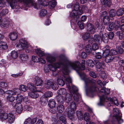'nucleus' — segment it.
<instances>
[{
	"mask_svg": "<svg viewBox=\"0 0 124 124\" xmlns=\"http://www.w3.org/2000/svg\"><path fill=\"white\" fill-rule=\"evenodd\" d=\"M67 60L63 56H60L59 58V62L53 64L49 65L48 67L49 69L52 71L55 72L56 69L62 66L63 73L65 75L69 73L68 65L67 64Z\"/></svg>",
	"mask_w": 124,
	"mask_h": 124,
	"instance_id": "1",
	"label": "nucleus"
},
{
	"mask_svg": "<svg viewBox=\"0 0 124 124\" xmlns=\"http://www.w3.org/2000/svg\"><path fill=\"white\" fill-rule=\"evenodd\" d=\"M85 82V88L86 89L88 94H93V93L98 89L96 87L95 84L96 81L89 78H86L85 76L82 78Z\"/></svg>",
	"mask_w": 124,
	"mask_h": 124,
	"instance_id": "2",
	"label": "nucleus"
},
{
	"mask_svg": "<svg viewBox=\"0 0 124 124\" xmlns=\"http://www.w3.org/2000/svg\"><path fill=\"white\" fill-rule=\"evenodd\" d=\"M67 64L69 71L70 69H73L76 70L79 73L81 71L85 69V64H81V67L80 66V63L78 61L74 62L67 60Z\"/></svg>",
	"mask_w": 124,
	"mask_h": 124,
	"instance_id": "3",
	"label": "nucleus"
},
{
	"mask_svg": "<svg viewBox=\"0 0 124 124\" xmlns=\"http://www.w3.org/2000/svg\"><path fill=\"white\" fill-rule=\"evenodd\" d=\"M72 91L71 92H70L71 94H66L65 95V99L67 101H70L71 99L72 95L74 101L76 102L78 101L79 100V98L81 97L80 94L77 92L78 89L74 85L72 86Z\"/></svg>",
	"mask_w": 124,
	"mask_h": 124,
	"instance_id": "4",
	"label": "nucleus"
},
{
	"mask_svg": "<svg viewBox=\"0 0 124 124\" xmlns=\"http://www.w3.org/2000/svg\"><path fill=\"white\" fill-rule=\"evenodd\" d=\"M74 102H71L69 105V107L70 109V111H68V109H66L65 112L67 113L68 116L69 118L72 121H74L75 118L74 117V114L76 109L77 106L75 103L76 102L74 100Z\"/></svg>",
	"mask_w": 124,
	"mask_h": 124,
	"instance_id": "5",
	"label": "nucleus"
},
{
	"mask_svg": "<svg viewBox=\"0 0 124 124\" xmlns=\"http://www.w3.org/2000/svg\"><path fill=\"white\" fill-rule=\"evenodd\" d=\"M84 8L79 6V3L77 2L75 4L74 7V9L71 12V15L73 17L81 15L84 13Z\"/></svg>",
	"mask_w": 124,
	"mask_h": 124,
	"instance_id": "6",
	"label": "nucleus"
},
{
	"mask_svg": "<svg viewBox=\"0 0 124 124\" xmlns=\"http://www.w3.org/2000/svg\"><path fill=\"white\" fill-rule=\"evenodd\" d=\"M94 39L96 43L98 42L101 40L103 41L105 43H107L108 42V39L107 35H103L102 33L101 32L100 35H95L94 36Z\"/></svg>",
	"mask_w": 124,
	"mask_h": 124,
	"instance_id": "7",
	"label": "nucleus"
},
{
	"mask_svg": "<svg viewBox=\"0 0 124 124\" xmlns=\"http://www.w3.org/2000/svg\"><path fill=\"white\" fill-rule=\"evenodd\" d=\"M16 46L17 48H19V50H21L28 48L29 46L26 41L23 39H21L19 40V44Z\"/></svg>",
	"mask_w": 124,
	"mask_h": 124,
	"instance_id": "8",
	"label": "nucleus"
},
{
	"mask_svg": "<svg viewBox=\"0 0 124 124\" xmlns=\"http://www.w3.org/2000/svg\"><path fill=\"white\" fill-rule=\"evenodd\" d=\"M96 24V27H94L93 25L91 23H88L86 27L87 31L91 34H94L96 31V30L98 28L99 26L98 23H97Z\"/></svg>",
	"mask_w": 124,
	"mask_h": 124,
	"instance_id": "9",
	"label": "nucleus"
},
{
	"mask_svg": "<svg viewBox=\"0 0 124 124\" xmlns=\"http://www.w3.org/2000/svg\"><path fill=\"white\" fill-rule=\"evenodd\" d=\"M100 92L103 93V95L100 97V102L99 103V105L101 106H103L104 105V103L105 102H102V103H101V98L103 96H104L105 99H107V97L108 98L107 96L106 97V96H104V95H107L108 94L110 93V89L108 88L106 89L105 87H103L101 89ZM109 97H108V98Z\"/></svg>",
	"mask_w": 124,
	"mask_h": 124,
	"instance_id": "10",
	"label": "nucleus"
},
{
	"mask_svg": "<svg viewBox=\"0 0 124 124\" xmlns=\"http://www.w3.org/2000/svg\"><path fill=\"white\" fill-rule=\"evenodd\" d=\"M107 101H109L112 104H114L116 106H118L119 105V103L117 101L116 99L114 101L112 98L110 97L108 98L107 97V99H105L104 96L102 97L101 98V103H102V102H107Z\"/></svg>",
	"mask_w": 124,
	"mask_h": 124,
	"instance_id": "11",
	"label": "nucleus"
},
{
	"mask_svg": "<svg viewBox=\"0 0 124 124\" xmlns=\"http://www.w3.org/2000/svg\"><path fill=\"white\" fill-rule=\"evenodd\" d=\"M113 113L114 115L115 116L119 124H121L123 122V120L121 119V117L119 114V112L118 109L116 108H114L113 109Z\"/></svg>",
	"mask_w": 124,
	"mask_h": 124,
	"instance_id": "12",
	"label": "nucleus"
},
{
	"mask_svg": "<svg viewBox=\"0 0 124 124\" xmlns=\"http://www.w3.org/2000/svg\"><path fill=\"white\" fill-rule=\"evenodd\" d=\"M7 94L12 95H17L21 93L20 90L18 88H14L11 90H8L6 92Z\"/></svg>",
	"mask_w": 124,
	"mask_h": 124,
	"instance_id": "13",
	"label": "nucleus"
},
{
	"mask_svg": "<svg viewBox=\"0 0 124 124\" xmlns=\"http://www.w3.org/2000/svg\"><path fill=\"white\" fill-rule=\"evenodd\" d=\"M25 4L27 7L32 6L34 7L35 8H38L36 6V4L33 2V0H25Z\"/></svg>",
	"mask_w": 124,
	"mask_h": 124,
	"instance_id": "14",
	"label": "nucleus"
},
{
	"mask_svg": "<svg viewBox=\"0 0 124 124\" xmlns=\"http://www.w3.org/2000/svg\"><path fill=\"white\" fill-rule=\"evenodd\" d=\"M103 52L102 54V55L104 58L111 54V53H110V51L109 49L108 46H106L105 47H104L103 49Z\"/></svg>",
	"mask_w": 124,
	"mask_h": 124,
	"instance_id": "15",
	"label": "nucleus"
},
{
	"mask_svg": "<svg viewBox=\"0 0 124 124\" xmlns=\"http://www.w3.org/2000/svg\"><path fill=\"white\" fill-rule=\"evenodd\" d=\"M9 3L10 6L13 8H15L16 5L17 0H7ZM19 2H23L25 4V0H17Z\"/></svg>",
	"mask_w": 124,
	"mask_h": 124,
	"instance_id": "16",
	"label": "nucleus"
},
{
	"mask_svg": "<svg viewBox=\"0 0 124 124\" xmlns=\"http://www.w3.org/2000/svg\"><path fill=\"white\" fill-rule=\"evenodd\" d=\"M108 15V13L106 11L103 12L101 15V17H103V22L105 23H107L109 21V17Z\"/></svg>",
	"mask_w": 124,
	"mask_h": 124,
	"instance_id": "17",
	"label": "nucleus"
},
{
	"mask_svg": "<svg viewBox=\"0 0 124 124\" xmlns=\"http://www.w3.org/2000/svg\"><path fill=\"white\" fill-rule=\"evenodd\" d=\"M0 24V26L2 28H5L8 27L9 24V22L8 21L5 19H3L2 20Z\"/></svg>",
	"mask_w": 124,
	"mask_h": 124,
	"instance_id": "18",
	"label": "nucleus"
},
{
	"mask_svg": "<svg viewBox=\"0 0 124 124\" xmlns=\"http://www.w3.org/2000/svg\"><path fill=\"white\" fill-rule=\"evenodd\" d=\"M37 119V117H35L32 119L30 118L27 119L24 122V124H34Z\"/></svg>",
	"mask_w": 124,
	"mask_h": 124,
	"instance_id": "19",
	"label": "nucleus"
},
{
	"mask_svg": "<svg viewBox=\"0 0 124 124\" xmlns=\"http://www.w3.org/2000/svg\"><path fill=\"white\" fill-rule=\"evenodd\" d=\"M16 112L19 113H20L22 110L23 108L21 104L20 103H16L14 106Z\"/></svg>",
	"mask_w": 124,
	"mask_h": 124,
	"instance_id": "20",
	"label": "nucleus"
},
{
	"mask_svg": "<svg viewBox=\"0 0 124 124\" xmlns=\"http://www.w3.org/2000/svg\"><path fill=\"white\" fill-rule=\"evenodd\" d=\"M104 58L106 62L108 63L112 62L113 61L114 59V56L113 55L111 54Z\"/></svg>",
	"mask_w": 124,
	"mask_h": 124,
	"instance_id": "21",
	"label": "nucleus"
},
{
	"mask_svg": "<svg viewBox=\"0 0 124 124\" xmlns=\"http://www.w3.org/2000/svg\"><path fill=\"white\" fill-rule=\"evenodd\" d=\"M35 81L34 82L36 85L37 86L41 85L43 84V81L39 78L36 76L35 78Z\"/></svg>",
	"mask_w": 124,
	"mask_h": 124,
	"instance_id": "22",
	"label": "nucleus"
},
{
	"mask_svg": "<svg viewBox=\"0 0 124 124\" xmlns=\"http://www.w3.org/2000/svg\"><path fill=\"white\" fill-rule=\"evenodd\" d=\"M18 34L15 32H11L9 34V37L10 39L12 40H15L17 38Z\"/></svg>",
	"mask_w": 124,
	"mask_h": 124,
	"instance_id": "23",
	"label": "nucleus"
},
{
	"mask_svg": "<svg viewBox=\"0 0 124 124\" xmlns=\"http://www.w3.org/2000/svg\"><path fill=\"white\" fill-rule=\"evenodd\" d=\"M8 119L9 123L10 124L13 123L15 120V117L14 115L12 113L8 114Z\"/></svg>",
	"mask_w": 124,
	"mask_h": 124,
	"instance_id": "24",
	"label": "nucleus"
},
{
	"mask_svg": "<svg viewBox=\"0 0 124 124\" xmlns=\"http://www.w3.org/2000/svg\"><path fill=\"white\" fill-rule=\"evenodd\" d=\"M44 0H38V3H39V5H38L36 4L37 6L38 7V8H36L37 9H41L42 6H45L46 5H47V3H46V4H43L44 3H45L46 2L45 1H43Z\"/></svg>",
	"mask_w": 124,
	"mask_h": 124,
	"instance_id": "25",
	"label": "nucleus"
},
{
	"mask_svg": "<svg viewBox=\"0 0 124 124\" xmlns=\"http://www.w3.org/2000/svg\"><path fill=\"white\" fill-rule=\"evenodd\" d=\"M27 87L29 89L31 92H35L36 91V87H34L33 85L31 83H29L27 85Z\"/></svg>",
	"mask_w": 124,
	"mask_h": 124,
	"instance_id": "26",
	"label": "nucleus"
},
{
	"mask_svg": "<svg viewBox=\"0 0 124 124\" xmlns=\"http://www.w3.org/2000/svg\"><path fill=\"white\" fill-rule=\"evenodd\" d=\"M29 92L28 93L29 95L31 98H36L39 96V94L36 92Z\"/></svg>",
	"mask_w": 124,
	"mask_h": 124,
	"instance_id": "27",
	"label": "nucleus"
},
{
	"mask_svg": "<svg viewBox=\"0 0 124 124\" xmlns=\"http://www.w3.org/2000/svg\"><path fill=\"white\" fill-rule=\"evenodd\" d=\"M8 114L6 113H0V119L2 120H6L8 118Z\"/></svg>",
	"mask_w": 124,
	"mask_h": 124,
	"instance_id": "28",
	"label": "nucleus"
},
{
	"mask_svg": "<svg viewBox=\"0 0 124 124\" xmlns=\"http://www.w3.org/2000/svg\"><path fill=\"white\" fill-rule=\"evenodd\" d=\"M56 103L54 100L50 99L48 102V104L50 108H52L55 107Z\"/></svg>",
	"mask_w": 124,
	"mask_h": 124,
	"instance_id": "29",
	"label": "nucleus"
},
{
	"mask_svg": "<svg viewBox=\"0 0 124 124\" xmlns=\"http://www.w3.org/2000/svg\"><path fill=\"white\" fill-rule=\"evenodd\" d=\"M35 51L36 53L40 56H42L45 55V54L40 49H36Z\"/></svg>",
	"mask_w": 124,
	"mask_h": 124,
	"instance_id": "30",
	"label": "nucleus"
},
{
	"mask_svg": "<svg viewBox=\"0 0 124 124\" xmlns=\"http://www.w3.org/2000/svg\"><path fill=\"white\" fill-rule=\"evenodd\" d=\"M57 99L58 102L60 103L64 102L65 100L64 98L60 95H59L57 96Z\"/></svg>",
	"mask_w": 124,
	"mask_h": 124,
	"instance_id": "31",
	"label": "nucleus"
},
{
	"mask_svg": "<svg viewBox=\"0 0 124 124\" xmlns=\"http://www.w3.org/2000/svg\"><path fill=\"white\" fill-rule=\"evenodd\" d=\"M56 4V2L55 0H53L50 2L49 4V7L52 9L54 8Z\"/></svg>",
	"mask_w": 124,
	"mask_h": 124,
	"instance_id": "32",
	"label": "nucleus"
},
{
	"mask_svg": "<svg viewBox=\"0 0 124 124\" xmlns=\"http://www.w3.org/2000/svg\"><path fill=\"white\" fill-rule=\"evenodd\" d=\"M85 50L86 52L88 54H89L91 53L92 51L91 46L89 44L85 46Z\"/></svg>",
	"mask_w": 124,
	"mask_h": 124,
	"instance_id": "33",
	"label": "nucleus"
},
{
	"mask_svg": "<svg viewBox=\"0 0 124 124\" xmlns=\"http://www.w3.org/2000/svg\"><path fill=\"white\" fill-rule=\"evenodd\" d=\"M0 48L4 49H7L8 46L6 43L0 41Z\"/></svg>",
	"mask_w": 124,
	"mask_h": 124,
	"instance_id": "34",
	"label": "nucleus"
},
{
	"mask_svg": "<svg viewBox=\"0 0 124 124\" xmlns=\"http://www.w3.org/2000/svg\"><path fill=\"white\" fill-rule=\"evenodd\" d=\"M101 2L102 4L109 6L111 4V2L110 0H101Z\"/></svg>",
	"mask_w": 124,
	"mask_h": 124,
	"instance_id": "35",
	"label": "nucleus"
},
{
	"mask_svg": "<svg viewBox=\"0 0 124 124\" xmlns=\"http://www.w3.org/2000/svg\"><path fill=\"white\" fill-rule=\"evenodd\" d=\"M66 93V90L64 88H61L57 91L58 94L61 95L65 94Z\"/></svg>",
	"mask_w": 124,
	"mask_h": 124,
	"instance_id": "36",
	"label": "nucleus"
},
{
	"mask_svg": "<svg viewBox=\"0 0 124 124\" xmlns=\"http://www.w3.org/2000/svg\"><path fill=\"white\" fill-rule=\"evenodd\" d=\"M86 64L88 66L93 67L94 65V63L92 60H88L86 61Z\"/></svg>",
	"mask_w": 124,
	"mask_h": 124,
	"instance_id": "37",
	"label": "nucleus"
},
{
	"mask_svg": "<svg viewBox=\"0 0 124 124\" xmlns=\"http://www.w3.org/2000/svg\"><path fill=\"white\" fill-rule=\"evenodd\" d=\"M64 106L62 105H58L57 108V110L58 112L62 113L64 111Z\"/></svg>",
	"mask_w": 124,
	"mask_h": 124,
	"instance_id": "38",
	"label": "nucleus"
},
{
	"mask_svg": "<svg viewBox=\"0 0 124 124\" xmlns=\"http://www.w3.org/2000/svg\"><path fill=\"white\" fill-rule=\"evenodd\" d=\"M124 13V9L123 8L118 9L117 11L116 14L117 16H120L122 15Z\"/></svg>",
	"mask_w": 124,
	"mask_h": 124,
	"instance_id": "39",
	"label": "nucleus"
},
{
	"mask_svg": "<svg viewBox=\"0 0 124 124\" xmlns=\"http://www.w3.org/2000/svg\"><path fill=\"white\" fill-rule=\"evenodd\" d=\"M20 59L23 61H26L28 58V56L26 54H22L19 56Z\"/></svg>",
	"mask_w": 124,
	"mask_h": 124,
	"instance_id": "40",
	"label": "nucleus"
},
{
	"mask_svg": "<svg viewBox=\"0 0 124 124\" xmlns=\"http://www.w3.org/2000/svg\"><path fill=\"white\" fill-rule=\"evenodd\" d=\"M115 23L110 22L109 23L108 27V30L109 31H112L114 28Z\"/></svg>",
	"mask_w": 124,
	"mask_h": 124,
	"instance_id": "41",
	"label": "nucleus"
},
{
	"mask_svg": "<svg viewBox=\"0 0 124 124\" xmlns=\"http://www.w3.org/2000/svg\"><path fill=\"white\" fill-rule=\"evenodd\" d=\"M16 100L17 101L21 102L23 101V97L21 95H20L19 94H18L16 97Z\"/></svg>",
	"mask_w": 124,
	"mask_h": 124,
	"instance_id": "42",
	"label": "nucleus"
},
{
	"mask_svg": "<svg viewBox=\"0 0 124 124\" xmlns=\"http://www.w3.org/2000/svg\"><path fill=\"white\" fill-rule=\"evenodd\" d=\"M84 118L86 122H89L90 118L89 114L87 113H85L84 115Z\"/></svg>",
	"mask_w": 124,
	"mask_h": 124,
	"instance_id": "43",
	"label": "nucleus"
},
{
	"mask_svg": "<svg viewBox=\"0 0 124 124\" xmlns=\"http://www.w3.org/2000/svg\"><path fill=\"white\" fill-rule=\"evenodd\" d=\"M11 56L13 59H15L17 57L18 55L16 51H13L11 53Z\"/></svg>",
	"mask_w": 124,
	"mask_h": 124,
	"instance_id": "44",
	"label": "nucleus"
},
{
	"mask_svg": "<svg viewBox=\"0 0 124 124\" xmlns=\"http://www.w3.org/2000/svg\"><path fill=\"white\" fill-rule=\"evenodd\" d=\"M76 113L78 119L82 120L83 119V116L81 112L79 111H77Z\"/></svg>",
	"mask_w": 124,
	"mask_h": 124,
	"instance_id": "45",
	"label": "nucleus"
},
{
	"mask_svg": "<svg viewBox=\"0 0 124 124\" xmlns=\"http://www.w3.org/2000/svg\"><path fill=\"white\" fill-rule=\"evenodd\" d=\"M46 59L48 62L51 63L54 62L55 60V59L54 57L51 56H48L47 57Z\"/></svg>",
	"mask_w": 124,
	"mask_h": 124,
	"instance_id": "46",
	"label": "nucleus"
},
{
	"mask_svg": "<svg viewBox=\"0 0 124 124\" xmlns=\"http://www.w3.org/2000/svg\"><path fill=\"white\" fill-rule=\"evenodd\" d=\"M7 100L11 102H13L16 99L12 95L8 96L7 97Z\"/></svg>",
	"mask_w": 124,
	"mask_h": 124,
	"instance_id": "47",
	"label": "nucleus"
},
{
	"mask_svg": "<svg viewBox=\"0 0 124 124\" xmlns=\"http://www.w3.org/2000/svg\"><path fill=\"white\" fill-rule=\"evenodd\" d=\"M18 89L20 90H20L23 92H26L27 90V88L26 86L22 85L20 86L19 88Z\"/></svg>",
	"mask_w": 124,
	"mask_h": 124,
	"instance_id": "48",
	"label": "nucleus"
},
{
	"mask_svg": "<svg viewBox=\"0 0 124 124\" xmlns=\"http://www.w3.org/2000/svg\"><path fill=\"white\" fill-rule=\"evenodd\" d=\"M51 87L54 90H57L58 89V86L57 83L56 82H52Z\"/></svg>",
	"mask_w": 124,
	"mask_h": 124,
	"instance_id": "49",
	"label": "nucleus"
},
{
	"mask_svg": "<svg viewBox=\"0 0 124 124\" xmlns=\"http://www.w3.org/2000/svg\"><path fill=\"white\" fill-rule=\"evenodd\" d=\"M116 34L118 36L120 39L122 40L124 38V34L122 32L120 31H117Z\"/></svg>",
	"mask_w": 124,
	"mask_h": 124,
	"instance_id": "50",
	"label": "nucleus"
},
{
	"mask_svg": "<svg viewBox=\"0 0 124 124\" xmlns=\"http://www.w3.org/2000/svg\"><path fill=\"white\" fill-rule=\"evenodd\" d=\"M57 81L59 84L61 86H63L65 84V83L63 80V79H58Z\"/></svg>",
	"mask_w": 124,
	"mask_h": 124,
	"instance_id": "51",
	"label": "nucleus"
},
{
	"mask_svg": "<svg viewBox=\"0 0 124 124\" xmlns=\"http://www.w3.org/2000/svg\"><path fill=\"white\" fill-rule=\"evenodd\" d=\"M53 93L51 92L50 91L46 92L44 94V96L46 98L51 97Z\"/></svg>",
	"mask_w": 124,
	"mask_h": 124,
	"instance_id": "52",
	"label": "nucleus"
},
{
	"mask_svg": "<svg viewBox=\"0 0 124 124\" xmlns=\"http://www.w3.org/2000/svg\"><path fill=\"white\" fill-rule=\"evenodd\" d=\"M52 82L49 80H48L46 83L45 84V87L46 88L48 89L51 86Z\"/></svg>",
	"mask_w": 124,
	"mask_h": 124,
	"instance_id": "53",
	"label": "nucleus"
},
{
	"mask_svg": "<svg viewBox=\"0 0 124 124\" xmlns=\"http://www.w3.org/2000/svg\"><path fill=\"white\" fill-rule=\"evenodd\" d=\"M32 61L34 62L37 63L39 62V58L36 56H32Z\"/></svg>",
	"mask_w": 124,
	"mask_h": 124,
	"instance_id": "54",
	"label": "nucleus"
},
{
	"mask_svg": "<svg viewBox=\"0 0 124 124\" xmlns=\"http://www.w3.org/2000/svg\"><path fill=\"white\" fill-rule=\"evenodd\" d=\"M8 12V10L7 9H3L2 10L0 13L1 16H3L7 14Z\"/></svg>",
	"mask_w": 124,
	"mask_h": 124,
	"instance_id": "55",
	"label": "nucleus"
},
{
	"mask_svg": "<svg viewBox=\"0 0 124 124\" xmlns=\"http://www.w3.org/2000/svg\"><path fill=\"white\" fill-rule=\"evenodd\" d=\"M109 15L111 17H113L115 16L116 13L113 9H111L109 12Z\"/></svg>",
	"mask_w": 124,
	"mask_h": 124,
	"instance_id": "56",
	"label": "nucleus"
},
{
	"mask_svg": "<svg viewBox=\"0 0 124 124\" xmlns=\"http://www.w3.org/2000/svg\"><path fill=\"white\" fill-rule=\"evenodd\" d=\"M47 13L45 9H42L40 11V15L41 16H45Z\"/></svg>",
	"mask_w": 124,
	"mask_h": 124,
	"instance_id": "57",
	"label": "nucleus"
},
{
	"mask_svg": "<svg viewBox=\"0 0 124 124\" xmlns=\"http://www.w3.org/2000/svg\"><path fill=\"white\" fill-rule=\"evenodd\" d=\"M90 34L89 33H86L83 36V39L85 40H87L90 37Z\"/></svg>",
	"mask_w": 124,
	"mask_h": 124,
	"instance_id": "58",
	"label": "nucleus"
},
{
	"mask_svg": "<svg viewBox=\"0 0 124 124\" xmlns=\"http://www.w3.org/2000/svg\"><path fill=\"white\" fill-rule=\"evenodd\" d=\"M106 34L107 35L108 39V38L110 39H112L114 37V33L112 32H110L108 35Z\"/></svg>",
	"mask_w": 124,
	"mask_h": 124,
	"instance_id": "59",
	"label": "nucleus"
},
{
	"mask_svg": "<svg viewBox=\"0 0 124 124\" xmlns=\"http://www.w3.org/2000/svg\"><path fill=\"white\" fill-rule=\"evenodd\" d=\"M59 120L60 121H61L63 123L65 124L66 123V121L65 118L63 116H61L59 117Z\"/></svg>",
	"mask_w": 124,
	"mask_h": 124,
	"instance_id": "60",
	"label": "nucleus"
},
{
	"mask_svg": "<svg viewBox=\"0 0 124 124\" xmlns=\"http://www.w3.org/2000/svg\"><path fill=\"white\" fill-rule=\"evenodd\" d=\"M7 83L5 82H1L0 83V87L2 88H5L8 86Z\"/></svg>",
	"mask_w": 124,
	"mask_h": 124,
	"instance_id": "61",
	"label": "nucleus"
},
{
	"mask_svg": "<svg viewBox=\"0 0 124 124\" xmlns=\"http://www.w3.org/2000/svg\"><path fill=\"white\" fill-rule=\"evenodd\" d=\"M84 23L80 21H79L78 23V24L79 27L81 29H83L84 28Z\"/></svg>",
	"mask_w": 124,
	"mask_h": 124,
	"instance_id": "62",
	"label": "nucleus"
},
{
	"mask_svg": "<svg viewBox=\"0 0 124 124\" xmlns=\"http://www.w3.org/2000/svg\"><path fill=\"white\" fill-rule=\"evenodd\" d=\"M95 57L97 59H101L102 57V54L101 53L97 52L95 56Z\"/></svg>",
	"mask_w": 124,
	"mask_h": 124,
	"instance_id": "63",
	"label": "nucleus"
},
{
	"mask_svg": "<svg viewBox=\"0 0 124 124\" xmlns=\"http://www.w3.org/2000/svg\"><path fill=\"white\" fill-rule=\"evenodd\" d=\"M98 45L96 43H94L92 46V49L95 50L98 49Z\"/></svg>",
	"mask_w": 124,
	"mask_h": 124,
	"instance_id": "64",
	"label": "nucleus"
}]
</instances>
